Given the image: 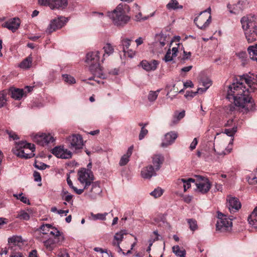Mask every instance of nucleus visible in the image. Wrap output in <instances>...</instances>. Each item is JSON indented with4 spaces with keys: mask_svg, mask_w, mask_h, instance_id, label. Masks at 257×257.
<instances>
[{
    "mask_svg": "<svg viewBox=\"0 0 257 257\" xmlns=\"http://www.w3.org/2000/svg\"><path fill=\"white\" fill-rule=\"evenodd\" d=\"M257 90V75L247 74L239 76L236 83H233L228 87L227 98L232 96L234 102L237 106L244 108L247 111L255 109V103L249 92H255Z\"/></svg>",
    "mask_w": 257,
    "mask_h": 257,
    "instance_id": "1",
    "label": "nucleus"
},
{
    "mask_svg": "<svg viewBox=\"0 0 257 257\" xmlns=\"http://www.w3.org/2000/svg\"><path fill=\"white\" fill-rule=\"evenodd\" d=\"M241 28L248 43H252L257 40V16L247 15L240 19Z\"/></svg>",
    "mask_w": 257,
    "mask_h": 257,
    "instance_id": "2",
    "label": "nucleus"
},
{
    "mask_svg": "<svg viewBox=\"0 0 257 257\" xmlns=\"http://www.w3.org/2000/svg\"><path fill=\"white\" fill-rule=\"evenodd\" d=\"M99 52L97 51L87 53L86 62L89 65V70L92 74L98 78L105 79L106 75L104 73L102 67L99 63Z\"/></svg>",
    "mask_w": 257,
    "mask_h": 257,
    "instance_id": "3",
    "label": "nucleus"
},
{
    "mask_svg": "<svg viewBox=\"0 0 257 257\" xmlns=\"http://www.w3.org/2000/svg\"><path fill=\"white\" fill-rule=\"evenodd\" d=\"M108 16L111 19L114 25L117 27H123L130 20V17L125 14L122 5H119L112 12H108Z\"/></svg>",
    "mask_w": 257,
    "mask_h": 257,
    "instance_id": "4",
    "label": "nucleus"
},
{
    "mask_svg": "<svg viewBox=\"0 0 257 257\" xmlns=\"http://www.w3.org/2000/svg\"><path fill=\"white\" fill-rule=\"evenodd\" d=\"M35 150V148L34 144L22 142L16 145L15 149L14 150V153L20 158L27 159L34 156Z\"/></svg>",
    "mask_w": 257,
    "mask_h": 257,
    "instance_id": "5",
    "label": "nucleus"
},
{
    "mask_svg": "<svg viewBox=\"0 0 257 257\" xmlns=\"http://www.w3.org/2000/svg\"><path fill=\"white\" fill-rule=\"evenodd\" d=\"M78 180L81 184H85L84 189H87L94 180L93 172L89 169L81 168L78 172Z\"/></svg>",
    "mask_w": 257,
    "mask_h": 257,
    "instance_id": "6",
    "label": "nucleus"
},
{
    "mask_svg": "<svg viewBox=\"0 0 257 257\" xmlns=\"http://www.w3.org/2000/svg\"><path fill=\"white\" fill-rule=\"evenodd\" d=\"M218 220L216 224V230L220 232L229 231L231 230L232 222L231 219L227 218L226 216L218 211Z\"/></svg>",
    "mask_w": 257,
    "mask_h": 257,
    "instance_id": "7",
    "label": "nucleus"
},
{
    "mask_svg": "<svg viewBox=\"0 0 257 257\" xmlns=\"http://www.w3.org/2000/svg\"><path fill=\"white\" fill-rule=\"evenodd\" d=\"M67 22V20L62 16L55 18L50 21L45 32L48 34H51L52 32L63 27Z\"/></svg>",
    "mask_w": 257,
    "mask_h": 257,
    "instance_id": "8",
    "label": "nucleus"
},
{
    "mask_svg": "<svg viewBox=\"0 0 257 257\" xmlns=\"http://www.w3.org/2000/svg\"><path fill=\"white\" fill-rule=\"evenodd\" d=\"M66 141L71 149H80L83 145L82 138L80 135L73 134L70 136L67 137Z\"/></svg>",
    "mask_w": 257,
    "mask_h": 257,
    "instance_id": "9",
    "label": "nucleus"
},
{
    "mask_svg": "<svg viewBox=\"0 0 257 257\" xmlns=\"http://www.w3.org/2000/svg\"><path fill=\"white\" fill-rule=\"evenodd\" d=\"M51 153L58 158L69 159L72 158L71 151L65 149L63 146H56L51 150Z\"/></svg>",
    "mask_w": 257,
    "mask_h": 257,
    "instance_id": "10",
    "label": "nucleus"
},
{
    "mask_svg": "<svg viewBox=\"0 0 257 257\" xmlns=\"http://www.w3.org/2000/svg\"><path fill=\"white\" fill-rule=\"evenodd\" d=\"M249 3L247 0H240L236 4L227 5V8L231 14H237L239 12L242 11L248 7Z\"/></svg>",
    "mask_w": 257,
    "mask_h": 257,
    "instance_id": "11",
    "label": "nucleus"
},
{
    "mask_svg": "<svg viewBox=\"0 0 257 257\" xmlns=\"http://www.w3.org/2000/svg\"><path fill=\"white\" fill-rule=\"evenodd\" d=\"M178 136V133L175 131H171L164 136V139L161 143V147L163 148L167 147L173 144Z\"/></svg>",
    "mask_w": 257,
    "mask_h": 257,
    "instance_id": "12",
    "label": "nucleus"
},
{
    "mask_svg": "<svg viewBox=\"0 0 257 257\" xmlns=\"http://www.w3.org/2000/svg\"><path fill=\"white\" fill-rule=\"evenodd\" d=\"M20 24L21 21L20 19L18 18H14L6 22L2 25V26L5 28H8L9 30H11L13 32H14L18 29Z\"/></svg>",
    "mask_w": 257,
    "mask_h": 257,
    "instance_id": "13",
    "label": "nucleus"
},
{
    "mask_svg": "<svg viewBox=\"0 0 257 257\" xmlns=\"http://www.w3.org/2000/svg\"><path fill=\"white\" fill-rule=\"evenodd\" d=\"M156 171L153 166L149 165L142 169L141 173V176L144 179H150L153 176L157 175Z\"/></svg>",
    "mask_w": 257,
    "mask_h": 257,
    "instance_id": "14",
    "label": "nucleus"
},
{
    "mask_svg": "<svg viewBox=\"0 0 257 257\" xmlns=\"http://www.w3.org/2000/svg\"><path fill=\"white\" fill-rule=\"evenodd\" d=\"M159 61L156 60H153L151 61L147 60H143L140 64L142 68L147 71H154L155 70L158 65H159Z\"/></svg>",
    "mask_w": 257,
    "mask_h": 257,
    "instance_id": "15",
    "label": "nucleus"
},
{
    "mask_svg": "<svg viewBox=\"0 0 257 257\" xmlns=\"http://www.w3.org/2000/svg\"><path fill=\"white\" fill-rule=\"evenodd\" d=\"M61 241V239H59V238H49L44 241L43 243L48 250L52 251L56 247L57 244Z\"/></svg>",
    "mask_w": 257,
    "mask_h": 257,
    "instance_id": "16",
    "label": "nucleus"
},
{
    "mask_svg": "<svg viewBox=\"0 0 257 257\" xmlns=\"http://www.w3.org/2000/svg\"><path fill=\"white\" fill-rule=\"evenodd\" d=\"M229 198L228 200V208L230 212L233 211V209L236 210H239L241 207V203L238 199L235 197H228Z\"/></svg>",
    "mask_w": 257,
    "mask_h": 257,
    "instance_id": "17",
    "label": "nucleus"
},
{
    "mask_svg": "<svg viewBox=\"0 0 257 257\" xmlns=\"http://www.w3.org/2000/svg\"><path fill=\"white\" fill-rule=\"evenodd\" d=\"M247 220L248 223L252 227L257 229V206L248 216Z\"/></svg>",
    "mask_w": 257,
    "mask_h": 257,
    "instance_id": "18",
    "label": "nucleus"
},
{
    "mask_svg": "<svg viewBox=\"0 0 257 257\" xmlns=\"http://www.w3.org/2000/svg\"><path fill=\"white\" fill-rule=\"evenodd\" d=\"M164 160L163 156L161 154L155 155L152 158V162L155 166L156 171H158Z\"/></svg>",
    "mask_w": 257,
    "mask_h": 257,
    "instance_id": "19",
    "label": "nucleus"
},
{
    "mask_svg": "<svg viewBox=\"0 0 257 257\" xmlns=\"http://www.w3.org/2000/svg\"><path fill=\"white\" fill-rule=\"evenodd\" d=\"M196 185L198 191L202 194H205L208 192L211 186L210 182H198L196 183Z\"/></svg>",
    "mask_w": 257,
    "mask_h": 257,
    "instance_id": "20",
    "label": "nucleus"
},
{
    "mask_svg": "<svg viewBox=\"0 0 257 257\" xmlns=\"http://www.w3.org/2000/svg\"><path fill=\"white\" fill-rule=\"evenodd\" d=\"M52 5L53 7H51V9H65L67 5V0H52Z\"/></svg>",
    "mask_w": 257,
    "mask_h": 257,
    "instance_id": "21",
    "label": "nucleus"
},
{
    "mask_svg": "<svg viewBox=\"0 0 257 257\" xmlns=\"http://www.w3.org/2000/svg\"><path fill=\"white\" fill-rule=\"evenodd\" d=\"M133 150V146H132L128 148L126 154L121 157L119 163L120 166H124L128 162L129 158L132 154Z\"/></svg>",
    "mask_w": 257,
    "mask_h": 257,
    "instance_id": "22",
    "label": "nucleus"
},
{
    "mask_svg": "<svg viewBox=\"0 0 257 257\" xmlns=\"http://www.w3.org/2000/svg\"><path fill=\"white\" fill-rule=\"evenodd\" d=\"M185 110H182L180 112L178 111L175 112L173 119L170 123V125L173 126L177 124L179 121L185 116Z\"/></svg>",
    "mask_w": 257,
    "mask_h": 257,
    "instance_id": "23",
    "label": "nucleus"
},
{
    "mask_svg": "<svg viewBox=\"0 0 257 257\" xmlns=\"http://www.w3.org/2000/svg\"><path fill=\"white\" fill-rule=\"evenodd\" d=\"M199 17H197L194 19V22L195 23L198 28L201 30H205L208 27L211 21V16L209 15L206 21L203 23L198 20Z\"/></svg>",
    "mask_w": 257,
    "mask_h": 257,
    "instance_id": "24",
    "label": "nucleus"
},
{
    "mask_svg": "<svg viewBox=\"0 0 257 257\" xmlns=\"http://www.w3.org/2000/svg\"><path fill=\"white\" fill-rule=\"evenodd\" d=\"M91 189L90 192L91 193V196L92 197H95L97 195H99L102 191L100 187L99 182L98 181L92 182L91 183Z\"/></svg>",
    "mask_w": 257,
    "mask_h": 257,
    "instance_id": "25",
    "label": "nucleus"
},
{
    "mask_svg": "<svg viewBox=\"0 0 257 257\" xmlns=\"http://www.w3.org/2000/svg\"><path fill=\"white\" fill-rule=\"evenodd\" d=\"M247 51L251 60L257 62V44L247 48Z\"/></svg>",
    "mask_w": 257,
    "mask_h": 257,
    "instance_id": "26",
    "label": "nucleus"
},
{
    "mask_svg": "<svg viewBox=\"0 0 257 257\" xmlns=\"http://www.w3.org/2000/svg\"><path fill=\"white\" fill-rule=\"evenodd\" d=\"M32 57L29 56L23 60L19 64V67L23 69L30 68L32 66Z\"/></svg>",
    "mask_w": 257,
    "mask_h": 257,
    "instance_id": "27",
    "label": "nucleus"
},
{
    "mask_svg": "<svg viewBox=\"0 0 257 257\" xmlns=\"http://www.w3.org/2000/svg\"><path fill=\"white\" fill-rule=\"evenodd\" d=\"M166 8L169 10H176L183 9V6L179 5L177 0H171L166 5Z\"/></svg>",
    "mask_w": 257,
    "mask_h": 257,
    "instance_id": "28",
    "label": "nucleus"
},
{
    "mask_svg": "<svg viewBox=\"0 0 257 257\" xmlns=\"http://www.w3.org/2000/svg\"><path fill=\"white\" fill-rule=\"evenodd\" d=\"M24 92L22 89H14L11 90V97L15 99L20 100L24 95Z\"/></svg>",
    "mask_w": 257,
    "mask_h": 257,
    "instance_id": "29",
    "label": "nucleus"
},
{
    "mask_svg": "<svg viewBox=\"0 0 257 257\" xmlns=\"http://www.w3.org/2000/svg\"><path fill=\"white\" fill-rule=\"evenodd\" d=\"M177 181L179 184L183 183L184 191L185 192L191 187V182H194L195 180L192 178H189L187 180L185 179H178Z\"/></svg>",
    "mask_w": 257,
    "mask_h": 257,
    "instance_id": "30",
    "label": "nucleus"
},
{
    "mask_svg": "<svg viewBox=\"0 0 257 257\" xmlns=\"http://www.w3.org/2000/svg\"><path fill=\"white\" fill-rule=\"evenodd\" d=\"M67 184L68 185H69V186L70 187V188H71L73 190V191L78 195H80L81 194L83 191H84V189H77L76 187H74L73 185V183H72V181L70 179V175H67Z\"/></svg>",
    "mask_w": 257,
    "mask_h": 257,
    "instance_id": "31",
    "label": "nucleus"
},
{
    "mask_svg": "<svg viewBox=\"0 0 257 257\" xmlns=\"http://www.w3.org/2000/svg\"><path fill=\"white\" fill-rule=\"evenodd\" d=\"M173 252L177 256L179 257H186V250L182 248L180 249V247L178 245L174 246L172 247Z\"/></svg>",
    "mask_w": 257,
    "mask_h": 257,
    "instance_id": "32",
    "label": "nucleus"
},
{
    "mask_svg": "<svg viewBox=\"0 0 257 257\" xmlns=\"http://www.w3.org/2000/svg\"><path fill=\"white\" fill-rule=\"evenodd\" d=\"M8 92L7 90H3L0 91V108L5 106L7 101Z\"/></svg>",
    "mask_w": 257,
    "mask_h": 257,
    "instance_id": "33",
    "label": "nucleus"
},
{
    "mask_svg": "<svg viewBox=\"0 0 257 257\" xmlns=\"http://www.w3.org/2000/svg\"><path fill=\"white\" fill-rule=\"evenodd\" d=\"M160 89H158L156 91H150L148 95V99L150 102H154L157 98Z\"/></svg>",
    "mask_w": 257,
    "mask_h": 257,
    "instance_id": "34",
    "label": "nucleus"
},
{
    "mask_svg": "<svg viewBox=\"0 0 257 257\" xmlns=\"http://www.w3.org/2000/svg\"><path fill=\"white\" fill-rule=\"evenodd\" d=\"M103 49L104 51V54H103V57H104L105 54H107L108 56L112 54L114 52L113 47L110 44L107 43L103 47Z\"/></svg>",
    "mask_w": 257,
    "mask_h": 257,
    "instance_id": "35",
    "label": "nucleus"
},
{
    "mask_svg": "<svg viewBox=\"0 0 257 257\" xmlns=\"http://www.w3.org/2000/svg\"><path fill=\"white\" fill-rule=\"evenodd\" d=\"M45 139V137L44 136V134L40 135H36L34 138V141L36 142L38 144L44 146L46 145L44 141Z\"/></svg>",
    "mask_w": 257,
    "mask_h": 257,
    "instance_id": "36",
    "label": "nucleus"
},
{
    "mask_svg": "<svg viewBox=\"0 0 257 257\" xmlns=\"http://www.w3.org/2000/svg\"><path fill=\"white\" fill-rule=\"evenodd\" d=\"M54 230L49 231V233L54 236L53 238H57L59 239H61L62 241L64 240V237L61 236V233L56 228L53 227L51 228Z\"/></svg>",
    "mask_w": 257,
    "mask_h": 257,
    "instance_id": "37",
    "label": "nucleus"
},
{
    "mask_svg": "<svg viewBox=\"0 0 257 257\" xmlns=\"http://www.w3.org/2000/svg\"><path fill=\"white\" fill-rule=\"evenodd\" d=\"M13 196L17 199L20 200L23 203L29 205L30 204L29 200L26 196H23V193H20L19 194H14Z\"/></svg>",
    "mask_w": 257,
    "mask_h": 257,
    "instance_id": "38",
    "label": "nucleus"
},
{
    "mask_svg": "<svg viewBox=\"0 0 257 257\" xmlns=\"http://www.w3.org/2000/svg\"><path fill=\"white\" fill-rule=\"evenodd\" d=\"M107 214L108 213L106 212L104 213H97L96 214L91 213V215L94 220H105Z\"/></svg>",
    "mask_w": 257,
    "mask_h": 257,
    "instance_id": "39",
    "label": "nucleus"
},
{
    "mask_svg": "<svg viewBox=\"0 0 257 257\" xmlns=\"http://www.w3.org/2000/svg\"><path fill=\"white\" fill-rule=\"evenodd\" d=\"M131 40L128 39H124L121 41V46L122 48L123 52L125 53L126 50L128 49L131 45Z\"/></svg>",
    "mask_w": 257,
    "mask_h": 257,
    "instance_id": "40",
    "label": "nucleus"
},
{
    "mask_svg": "<svg viewBox=\"0 0 257 257\" xmlns=\"http://www.w3.org/2000/svg\"><path fill=\"white\" fill-rule=\"evenodd\" d=\"M62 77L64 81L66 83H68L70 84H74L76 83L75 78L70 75L67 74H63Z\"/></svg>",
    "mask_w": 257,
    "mask_h": 257,
    "instance_id": "41",
    "label": "nucleus"
},
{
    "mask_svg": "<svg viewBox=\"0 0 257 257\" xmlns=\"http://www.w3.org/2000/svg\"><path fill=\"white\" fill-rule=\"evenodd\" d=\"M22 241V238L21 236H14L9 238L8 242L10 243H13L15 245Z\"/></svg>",
    "mask_w": 257,
    "mask_h": 257,
    "instance_id": "42",
    "label": "nucleus"
},
{
    "mask_svg": "<svg viewBox=\"0 0 257 257\" xmlns=\"http://www.w3.org/2000/svg\"><path fill=\"white\" fill-rule=\"evenodd\" d=\"M52 227V225L50 224H45L42 225L40 228L42 233L44 234H49V230Z\"/></svg>",
    "mask_w": 257,
    "mask_h": 257,
    "instance_id": "43",
    "label": "nucleus"
},
{
    "mask_svg": "<svg viewBox=\"0 0 257 257\" xmlns=\"http://www.w3.org/2000/svg\"><path fill=\"white\" fill-rule=\"evenodd\" d=\"M237 132V127L234 126L231 128H225L223 133L229 137H233L234 135Z\"/></svg>",
    "mask_w": 257,
    "mask_h": 257,
    "instance_id": "44",
    "label": "nucleus"
},
{
    "mask_svg": "<svg viewBox=\"0 0 257 257\" xmlns=\"http://www.w3.org/2000/svg\"><path fill=\"white\" fill-rule=\"evenodd\" d=\"M34 166L35 168H36L38 169L43 170L46 169L47 168H49L50 166L49 165H47V164L40 162H37L35 161Z\"/></svg>",
    "mask_w": 257,
    "mask_h": 257,
    "instance_id": "45",
    "label": "nucleus"
},
{
    "mask_svg": "<svg viewBox=\"0 0 257 257\" xmlns=\"http://www.w3.org/2000/svg\"><path fill=\"white\" fill-rule=\"evenodd\" d=\"M163 193V190L161 188L158 187L155 189L153 191L150 193V195L154 196L155 198L160 197Z\"/></svg>",
    "mask_w": 257,
    "mask_h": 257,
    "instance_id": "46",
    "label": "nucleus"
},
{
    "mask_svg": "<svg viewBox=\"0 0 257 257\" xmlns=\"http://www.w3.org/2000/svg\"><path fill=\"white\" fill-rule=\"evenodd\" d=\"M187 222L189 224V227L192 231L195 230L197 228V222L195 220L193 219H188Z\"/></svg>",
    "mask_w": 257,
    "mask_h": 257,
    "instance_id": "47",
    "label": "nucleus"
},
{
    "mask_svg": "<svg viewBox=\"0 0 257 257\" xmlns=\"http://www.w3.org/2000/svg\"><path fill=\"white\" fill-rule=\"evenodd\" d=\"M52 0H38V4L42 6L49 7L50 9L53 7L52 4Z\"/></svg>",
    "mask_w": 257,
    "mask_h": 257,
    "instance_id": "48",
    "label": "nucleus"
},
{
    "mask_svg": "<svg viewBox=\"0 0 257 257\" xmlns=\"http://www.w3.org/2000/svg\"><path fill=\"white\" fill-rule=\"evenodd\" d=\"M126 233L123 230H121L119 232H117L115 233L114 238L115 240L117 241V242H121L123 238L124 234H125Z\"/></svg>",
    "mask_w": 257,
    "mask_h": 257,
    "instance_id": "49",
    "label": "nucleus"
},
{
    "mask_svg": "<svg viewBox=\"0 0 257 257\" xmlns=\"http://www.w3.org/2000/svg\"><path fill=\"white\" fill-rule=\"evenodd\" d=\"M148 124V123L144 124V125L141 128V132L140 133L139 138L140 140L143 139L146 135L148 133V131L145 128V127Z\"/></svg>",
    "mask_w": 257,
    "mask_h": 257,
    "instance_id": "50",
    "label": "nucleus"
},
{
    "mask_svg": "<svg viewBox=\"0 0 257 257\" xmlns=\"http://www.w3.org/2000/svg\"><path fill=\"white\" fill-rule=\"evenodd\" d=\"M201 81L202 85L207 89H208L212 84V81L208 78L201 79Z\"/></svg>",
    "mask_w": 257,
    "mask_h": 257,
    "instance_id": "51",
    "label": "nucleus"
},
{
    "mask_svg": "<svg viewBox=\"0 0 257 257\" xmlns=\"http://www.w3.org/2000/svg\"><path fill=\"white\" fill-rule=\"evenodd\" d=\"M44 136L45 137V139L44 141V143H45L46 145H48L49 143H53L55 140L51 135L50 134H44Z\"/></svg>",
    "mask_w": 257,
    "mask_h": 257,
    "instance_id": "52",
    "label": "nucleus"
},
{
    "mask_svg": "<svg viewBox=\"0 0 257 257\" xmlns=\"http://www.w3.org/2000/svg\"><path fill=\"white\" fill-rule=\"evenodd\" d=\"M19 217L25 220H28L30 219L29 214L26 211L23 210L21 211L19 214Z\"/></svg>",
    "mask_w": 257,
    "mask_h": 257,
    "instance_id": "53",
    "label": "nucleus"
},
{
    "mask_svg": "<svg viewBox=\"0 0 257 257\" xmlns=\"http://www.w3.org/2000/svg\"><path fill=\"white\" fill-rule=\"evenodd\" d=\"M173 57H174L172 55H171V50L169 49L165 56L164 60L165 62H169L172 60Z\"/></svg>",
    "mask_w": 257,
    "mask_h": 257,
    "instance_id": "54",
    "label": "nucleus"
},
{
    "mask_svg": "<svg viewBox=\"0 0 257 257\" xmlns=\"http://www.w3.org/2000/svg\"><path fill=\"white\" fill-rule=\"evenodd\" d=\"M6 133L9 135V137L12 138L14 140H17L19 139L18 135L12 131H6Z\"/></svg>",
    "mask_w": 257,
    "mask_h": 257,
    "instance_id": "55",
    "label": "nucleus"
},
{
    "mask_svg": "<svg viewBox=\"0 0 257 257\" xmlns=\"http://www.w3.org/2000/svg\"><path fill=\"white\" fill-rule=\"evenodd\" d=\"M33 176L34 178V180L36 182H41V176L39 172L37 171H34L33 173Z\"/></svg>",
    "mask_w": 257,
    "mask_h": 257,
    "instance_id": "56",
    "label": "nucleus"
},
{
    "mask_svg": "<svg viewBox=\"0 0 257 257\" xmlns=\"http://www.w3.org/2000/svg\"><path fill=\"white\" fill-rule=\"evenodd\" d=\"M197 93H198V91H187L185 95V97L186 98H189V97L192 98L194 97L196 95Z\"/></svg>",
    "mask_w": 257,
    "mask_h": 257,
    "instance_id": "57",
    "label": "nucleus"
},
{
    "mask_svg": "<svg viewBox=\"0 0 257 257\" xmlns=\"http://www.w3.org/2000/svg\"><path fill=\"white\" fill-rule=\"evenodd\" d=\"M196 177L197 178V179L199 181V182L207 183L208 182H209V181L207 178L204 177L203 176H202L200 175H197L196 176Z\"/></svg>",
    "mask_w": 257,
    "mask_h": 257,
    "instance_id": "58",
    "label": "nucleus"
},
{
    "mask_svg": "<svg viewBox=\"0 0 257 257\" xmlns=\"http://www.w3.org/2000/svg\"><path fill=\"white\" fill-rule=\"evenodd\" d=\"M183 54L182 59L184 61L189 59L191 56V53L190 52H187L184 50H183Z\"/></svg>",
    "mask_w": 257,
    "mask_h": 257,
    "instance_id": "59",
    "label": "nucleus"
},
{
    "mask_svg": "<svg viewBox=\"0 0 257 257\" xmlns=\"http://www.w3.org/2000/svg\"><path fill=\"white\" fill-rule=\"evenodd\" d=\"M198 144V140L197 138H194L192 141V142L191 143L189 148L190 150L192 151L194 149L196 148V147Z\"/></svg>",
    "mask_w": 257,
    "mask_h": 257,
    "instance_id": "60",
    "label": "nucleus"
},
{
    "mask_svg": "<svg viewBox=\"0 0 257 257\" xmlns=\"http://www.w3.org/2000/svg\"><path fill=\"white\" fill-rule=\"evenodd\" d=\"M136 20L140 21L141 20H146L148 19L147 17L142 18V14L141 12H139L137 15L135 16Z\"/></svg>",
    "mask_w": 257,
    "mask_h": 257,
    "instance_id": "61",
    "label": "nucleus"
},
{
    "mask_svg": "<svg viewBox=\"0 0 257 257\" xmlns=\"http://www.w3.org/2000/svg\"><path fill=\"white\" fill-rule=\"evenodd\" d=\"M236 106H237L235 103L234 104H230L227 106V110H229V112H232L235 110Z\"/></svg>",
    "mask_w": 257,
    "mask_h": 257,
    "instance_id": "62",
    "label": "nucleus"
},
{
    "mask_svg": "<svg viewBox=\"0 0 257 257\" xmlns=\"http://www.w3.org/2000/svg\"><path fill=\"white\" fill-rule=\"evenodd\" d=\"M72 197L73 196L70 194H68L66 195L63 199H64L66 202L68 203H72Z\"/></svg>",
    "mask_w": 257,
    "mask_h": 257,
    "instance_id": "63",
    "label": "nucleus"
},
{
    "mask_svg": "<svg viewBox=\"0 0 257 257\" xmlns=\"http://www.w3.org/2000/svg\"><path fill=\"white\" fill-rule=\"evenodd\" d=\"M248 183L250 184H257V178L256 177H253L251 179H249L248 180Z\"/></svg>",
    "mask_w": 257,
    "mask_h": 257,
    "instance_id": "64",
    "label": "nucleus"
}]
</instances>
